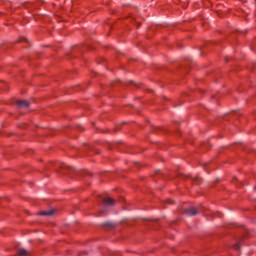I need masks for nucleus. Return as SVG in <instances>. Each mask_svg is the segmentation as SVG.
<instances>
[{"mask_svg": "<svg viewBox=\"0 0 256 256\" xmlns=\"http://www.w3.org/2000/svg\"><path fill=\"white\" fill-rule=\"evenodd\" d=\"M18 107H29V101L27 100H20L17 102Z\"/></svg>", "mask_w": 256, "mask_h": 256, "instance_id": "obj_1", "label": "nucleus"}, {"mask_svg": "<svg viewBox=\"0 0 256 256\" xmlns=\"http://www.w3.org/2000/svg\"><path fill=\"white\" fill-rule=\"evenodd\" d=\"M186 215H197V208H190L185 210Z\"/></svg>", "mask_w": 256, "mask_h": 256, "instance_id": "obj_2", "label": "nucleus"}, {"mask_svg": "<svg viewBox=\"0 0 256 256\" xmlns=\"http://www.w3.org/2000/svg\"><path fill=\"white\" fill-rule=\"evenodd\" d=\"M104 204L105 205H115V200H113V198H105Z\"/></svg>", "mask_w": 256, "mask_h": 256, "instance_id": "obj_3", "label": "nucleus"}, {"mask_svg": "<svg viewBox=\"0 0 256 256\" xmlns=\"http://www.w3.org/2000/svg\"><path fill=\"white\" fill-rule=\"evenodd\" d=\"M18 255L19 256H27V255H29V252H27V250H25V249H20L18 251Z\"/></svg>", "mask_w": 256, "mask_h": 256, "instance_id": "obj_4", "label": "nucleus"}, {"mask_svg": "<svg viewBox=\"0 0 256 256\" xmlns=\"http://www.w3.org/2000/svg\"><path fill=\"white\" fill-rule=\"evenodd\" d=\"M53 213H54L53 210L42 211V212H40V215H45V216L49 217V216L53 215Z\"/></svg>", "mask_w": 256, "mask_h": 256, "instance_id": "obj_5", "label": "nucleus"}]
</instances>
